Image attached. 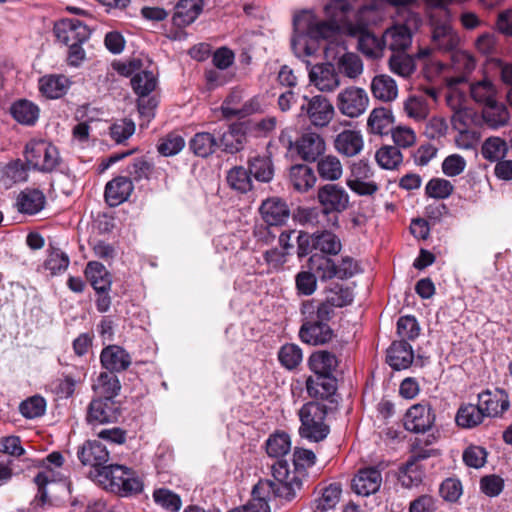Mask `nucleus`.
<instances>
[{
    "instance_id": "obj_49",
    "label": "nucleus",
    "mask_w": 512,
    "mask_h": 512,
    "mask_svg": "<svg viewBox=\"0 0 512 512\" xmlns=\"http://www.w3.org/2000/svg\"><path fill=\"white\" fill-rule=\"evenodd\" d=\"M375 159L381 168L394 170L402 163L403 155L398 147L385 145L377 150Z\"/></svg>"
},
{
    "instance_id": "obj_18",
    "label": "nucleus",
    "mask_w": 512,
    "mask_h": 512,
    "mask_svg": "<svg viewBox=\"0 0 512 512\" xmlns=\"http://www.w3.org/2000/svg\"><path fill=\"white\" fill-rule=\"evenodd\" d=\"M478 405L486 417L501 416L510 407L509 396L503 389L486 390L478 395Z\"/></svg>"
},
{
    "instance_id": "obj_23",
    "label": "nucleus",
    "mask_w": 512,
    "mask_h": 512,
    "mask_svg": "<svg viewBox=\"0 0 512 512\" xmlns=\"http://www.w3.org/2000/svg\"><path fill=\"white\" fill-rule=\"evenodd\" d=\"M133 189L134 186L131 179L125 176H118L106 184L105 200L111 207L118 206L129 198Z\"/></svg>"
},
{
    "instance_id": "obj_13",
    "label": "nucleus",
    "mask_w": 512,
    "mask_h": 512,
    "mask_svg": "<svg viewBox=\"0 0 512 512\" xmlns=\"http://www.w3.org/2000/svg\"><path fill=\"white\" fill-rule=\"evenodd\" d=\"M366 2H380L385 12V17H394L396 23L408 22L412 27H420L422 19L414 11L417 0H366Z\"/></svg>"
},
{
    "instance_id": "obj_24",
    "label": "nucleus",
    "mask_w": 512,
    "mask_h": 512,
    "mask_svg": "<svg viewBox=\"0 0 512 512\" xmlns=\"http://www.w3.org/2000/svg\"><path fill=\"white\" fill-rule=\"evenodd\" d=\"M246 141L247 134L244 125L234 123L220 135L218 147L226 153L235 154L244 148Z\"/></svg>"
},
{
    "instance_id": "obj_11",
    "label": "nucleus",
    "mask_w": 512,
    "mask_h": 512,
    "mask_svg": "<svg viewBox=\"0 0 512 512\" xmlns=\"http://www.w3.org/2000/svg\"><path fill=\"white\" fill-rule=\"evenodd\" d=\"M386 467V463L379 462L375 466L359 469L352 480L353 491L361 496H369L378 492L382 485V471Z\"/></svg>"
},
{
    "instance_id": "obj_20",
    "label": "nucleus",
    "mask_w": 512,
    "mask_h": 512,
    "mask_svg": "<svg viewBox=\"0 0 512 512\" xmlns=\"http://www.w3.org/2000/svg\"><path fill=\"white\" fill-rule=\"evenodd\" d=\"M298 155L307 162L316 161L325 152V141L316 132L306 131L296 141Z\"/></svg>"
},
{
    "instance_id": "obj_59",
    "label": "nucleus",
    "mask_w": 512,
    "mask_h": 512,
    "mask_svg": "<svg viewBox=\"0 0 512 512\" xmlns=\"http://www.w3.org/2000/svg\"><path fill=\"white\" fill-rule=\"evenodd\" d=\"M389 67L393 73L401 77H409L415 71V62L407 54L396 53L390 57Z\"/></svg>"
},
{
    "instance_id": "obj_42",
    "label": "nucleus",
    "mask_w": 512,
    "mask_h": 512,
    "mask_svg": "<svg viewBox=\"0 0 512 512\" xmlns=\"http://www.w3.org/2000/svg\"><path fill=\"white\" fill-rule=\"evenodd\" d=\"M10 113L17 122L25 125H33L38 119L39 109L34 103L20 99L12 104Z\"/></svg>"
},
{
    "instance_id": "obj_2",
    "label": "nucleus",
    "mask_w": 512,
    "mask_h": 512,
    "mask_svg": "<svg viewBox=\"0 0 512 512\" xmlns=\"http://www.w3.org/2000/svg\"><path fill=\"white\" fill-rule=\"evenodd\" d=\"M314 375L306 380V390L311 397L328 398L336 391V378L333 376L338 366L337 357L326 350L311 354L308 360Z\"/></svg>"
},
{
    "instance_id": "obj_46",
    "label": "nucleus",
    "mask_w": 512,
    "mask_h": 512,
    "mask_svg": "<svg viewBox=\"0 0 512 512\" xmlns=\"http://www.w3.org/2000/svg\"><path fill=\"white\" fill-rule=\"evenodd\" d=\"M317 172L323 180L336 181L343 174L341 161L334 155H327L317 162Z\"/></svg>"
},
{
    "instance_id": "obj_32",
    "label": "nucleus",
    "mask_w": 512,
    "mask_h": 512,
    "mask_svg": "<svg viewBox=\"0 0 512 512\" xmlns=\"http://www.w3.org/2000/svg\"><path fill=\"white\" fill-rule=\"evenodd\" d=\"M85 275L96 292H109L112 278L102 263L89 262L85 269Z\"/></svg>"
},
{
    "instance_id": "obj_43",
    "label": "nucleus",
    "mask_w": 512,
    "mask_h": 512,
    "mask_svg": "<svg viewBox=\"0 0 512 512\" xmlns=\"http://www.w3.org/2000/svg\"><path fill=\"white\" fill-rule=\"evenodd\" d=\"M404 111L409 118L415 121H424L427 119L430 108L427 98L423 94L410 95L403 103Z\"/></svg>"
},
{
    "instance_id": "obj_64",
    "label": "nucleus",
    "mask_w": 512,
    "mask_h": 512,
    "mask_svg": "<svg viewBox=\"0 0 512 512\" xmlns=\"http://www.w3.org/2000/svg\"><path fill=\"white\" fill-rule=\"evenodd\" d=\"M454 190L450 181L443 178L431 179L425 188L426 194L435 199H446Z\"/></svg>"
},
{
    "instance_id": "obj_61",
    "label": "nucleus",
    "mask_w": 512,
    "mask_h": 512,
    "mask_svg": "<svg viewBox=\"0 0 512 512\" xmlns=\"http://www.w3.org/2000/svg\"><path fill=\"white\" fill-rule=\"evenodd\" d=\"M341 487L339 484H330L323 489L321 496L316 501V508L321 511L333 509L340 500Z\"/></svg>"
},
{
    "instance_id": "obj_39",
    "label": "nucleus",
    "mask_w": 512,
    "mask_h": 512,
    "mask_svg": "<svg viewBox=\"0 0 512 512\" xmlns=\"http://www.w3.org/2000/svg\"><path fill=\"white\" fill-rule=\"evenodd\" d=\"M121 385L118 377L112 372H102L93 385L100 398L111 399L118 395Z\"/></svg>"
},
{
    "instance_id": "obj_17",
    "label": "nucleus",
    "mask_w": 512,
    "mask_h": 512,
    "mask_svg": "<svg viewBox=\"0 0 512 512\" xmlns=\"http://www.w3.org/2000/svg\"><path fill=\"white\" fill-rule=\"evenodd\" d=\"M309 79L322 92H332L340 86L339 74L331 63L312 66L309 71Z\"/></svg>"
},
{
    "instance_id": "obj_31",
    "label": "nucleus",
    "mask_w": 512,
    "mask_h": 512,
    "mask_svg": "<svg viewBox=\"0 0 512 512\" xmlns=\"http://www.w3.org/2000/svg\"><path fill=\"white\" fill-rule=\"evenodd\" d=\"M370 88L372 95L382 102H391L398 95V87L395 80L386 74L376 75L372 79Z\"/></svg>"
},
{
    "instance_id": "obj_12",
    "label": "nucleus",
    "mask_w": 512,
    "mask_h": 512,
    "mask_svg": "<svg viewBox=\"0 0 512 512\" xmlns=\"http://www.w3.org/2000/svg\"><path fill=\"white\" fill-rule=\"evenodd\" d=\"M140 67L141 61L134 59L128 63L122 64L119 68V72L124 76L134 74L131 78V86L135 94L138 96H149L156 89L157 78L150 71H138Z\"/></svg>"
},
{
    "instance_id": "obj_21",
    "label": "nucleus",
    "mask_w": 512,
    "mask_h": 512,
    "mask_svg": "<svg viewBox=\"0 0 512 512\" xmlns=\"http://www.w3.org/2000/svg\"><path fill=\"white\" fill-rule=\"evenodd\" d=\"M263 221L269 226H281L290 216L286 202L278 197L264 200L259 208Z\"/></svg>"
},
{
    "instance_id": "obj_55",
    "label": "nucleus",
    "mask_w": 512,
    "mask_h": 512,
    "mask_svg": "<svg viewBox=\"0 0 512 512\" xmlns=\"http://www.w3.org/2000/svg\"><path fill=\"white\" fill-rule=\"evenodd\" d=\"M309 261L312 269L315 270L321 280L337 277L336 263L331 258L323 255H313Z\"/></svg>"
},
{
    "instance_id": "obj_47",
    "label": "nucleus",
    "mask_w": 512,
    "mask_h": 512,
    "mask_svg": "<svg viewBox=\"0 0 512 512\" xmlns=\"http://www.w3.org/2000/svg\"><path fill=\"white\" fill-rule=\"evenodd\" d=\"M337 69L338 73L356 79L363 73V62L357 54L346 52L338 58Z\"/></svg>"
},
{
    "instance_id": "obj_30",
    "label": "nucleus",
    "mask_w": 512,
    "mask_h": 512,
    "mask_svg": "<svg viewBox=\"0 0 512 512\" xmlns=\"http://www.w3.org/2000/svg\"><path fill=\"white\" fill-rule=\"evenodd\" d=\"M46 198L39 189L26 188L17 196L16 206L19 212L34 215L45 205Z\"/></svg>"
},
{
    "instance_id": "obj_58",
    "label": "nucleus",
    "mask_w": 512,
    "mask_h": 512,
    "mask_svg": "<svg viewBox=\"0 0 512 512\" xmlns=\"http://www.w3.org/2000/svg\"><path fill=\"white\" fill-rule=\"evenodd\" d=\"M128 470L121 465H106L98 469V476L108 481L112 489L120 490Z\"/></svg>"
},
{
    "instance_id": "obj_3",
    "label": "nucleus",
    "mask_w": 512,
    "mask_h": 512,
    "mask_svg": "<svg viewBox=\"0 0 512 512\" xmlns=\"http://www.w3.org/2000/svg\"><path fill=\"white\" fill-rule=\"evenodd\" d=\"M328 413L326 404L311 401L304 404L298 416L301 422L299 435L310 442H320L326 439L330 433V427L325 422Z\"/></svg>"
},
{
    "instance_id": "obj_27",
    "label": "nucleus",
    "mask_w": 512,
    "mask_h": 512,
    "mask_svg": "<svg viewBox=\"0 0 512 512\" xmlns=\"http://www.w3.org/2000/svg\"><path fill=\"white\" fill-rule=\"evenodd\" d=\"M413 359L412 346L407 341H395L387 351V363L394 370L407 369Z\"/></svg>"
},
{
    "instance_id": "obj_44",
    "label": "nucleus",
    "mask_w": 512,
    "mask_h": 512,
    "mask_svg": "<svg viewBox=\"0 0 512 512\" xmlns=\"http://www.w3.org/2000/svg\"><path fill=\"white\" fill-rule=\"evenodd\" d=\"M247 170L259 182L268 183L274 176L273 164L268 157L255 156L250 158Z\"/></svg>"
},
{
    "instance_id": "obj_36",
    "label": "nucleus",
    "mask_w": 512,
    "mask_h": 512,
    "mask_svg": "<svg viewBox=\"0 0 512 512\" xmlns=\"http://www.w3.org/2000/svg\"><path fill=\"white\" fill-rule=\"evenodd\" d=\"M485 417L486 416L478 403L463 404L459 407L456 413L455 421L456 424L461 428L472 429L480 425Z\"/></svg>"
},
{
    "instance_id": "obj_34",
    "label": "nucleus",
    "mask_w": 512,
    "mask_h": 512,
    "mask_svg": "<svg viewBox=\"0 0 512 512\" xmlns=\"http://www.w3.org/2000/svg\"><path fill=\"white\" fill-rule=\"evenodd\" d=\"M69 80L63 75H48L39 80L40 92L50 99L62 97L68 90Z\"/></svg>"
},
{
    "instance_id": "obj_14",
    "label": "nucleus",
    "mask_w": 512,
    "mask_h": 512,
    "mask_svg": "<svg viewBox=\"0 0 512 512\" xmlns=\"http://www.w3.org/2000/svg\"><path fill=\"white\" fill-rule=\"evenodd\" d=\"M57 40L66 46L85 43L90 37V29L78 19H62L54 25Z\"/></svg>"
},
{
    "instance_id": "obj_25",
    "label": "nucleus",
    "mask_w": 512,
    "mask_h": 512,
    "mask_svg": "<svg viewBox=\"0 0 512 512\" xmlns=\"http://www.w3.org/2000/svg\"><path fill=\"white\" fill-rule=\"evenodd\" d=\"M102 366L109 372H122L131 365L130 355L118 345L105 347L100 354Z\"/></svg>"
},
{
    "instance_id": "obj_63",
    "label": "nucleus",
    "mask_w": 512,
    "mask_h": 512,
    "mask_svg": "<svg viewBox=\"0 0 512 512\" xmlns=\"http://www.w3.org/2000/svg\"><path fill=\"white\" fill-rule=\"evenodd\" d=\"M397 333L400 341L414 340L419 336L420 327L415 317L402 316L397 321Z\"/></svg>"
},
{
    "instance_id": "obj_33",
    "label": "nucleus",
    "mask_w": 512,
    "mask_h": 512,
    "mask_svg": "<svg viewBox=\"0 0 512 512\" xmlns=\"http://www.w3.org/2000/svg\"><path fill=\"white\" fill-rule=\"evenodd\" d=\"M482 119L491 129L506 126L510 120V114L503 103L494 101L482 109Z\"/></svg>"
},
{
    "instance_id": "obj_10",
    "label": "nucleus",
    "mask_w": 512,
    "mask_h": 512,
    "mask_svg": "<svg viewBox=\"0 0 512 512\" xmlns=\"http://www.w3.org/2000/svg\"><path fill=\"white\" fill-rule=\"evenodd\" d=\"M317 200L324 215L340 214L347 210L350 204V197L345 188L331 183L319 187Z\"/></svg>"
},
{
    "instance_id": "obj_50",
    "label": "nucleus",
    "mask_w": 512,
    "mask_h": 512,
    "mask_svg": "<svg viewBox=\"0 0 512 512\" xmlns=\"http://www.w3.org/2000/svg\"><path fill=\"white\" fill-rule=\"evenodd\" d=\"M227 182L232 189L241 193H246L253 187L251 175L242 166H236L228 172Z\"/></svg>"
},
{
    "instance_id": "obj_60",
    "label": "nucleus",
    "mask_w": 512,
    "mask_h": 512,
    "mask_svg": "<svg viewBox=\"0 0 512 512\" xmlns=\"http://www.w3.org/2000/svg\"><path fill=\"white\" fill-rule=\"evenodd\" d=\"M328 302L335 307H344L352 303L353 292L350 288L340 284H333L326 291Z\"/></svg>"
},
{
    "instance_id": "obj_29",
    "label": "nucleus",
    "mask_w": 512,
    "mask_h": 512,
    "mask_svg": "<svg viewBox=\"0 0 512 512\" xmlns=\"http://www.w3.org/2000/svg\"><path fill=\"white\" fill-rule=\"evenodd\" d=\"M202 8V0H180L175 6L173 24L177 27L190 25L199 16Z\"/></svg>"
},
{
    "instance_id": "obj_54",
    "label": "nucleus",
    "mask_w": 512,
    "mask_h": 512,
    "mask_svg": "<svg viewBox=\"0 0 512 512\" xmlns=\"http://www.w3.org/2000/svg\"><path fill=\"white\" fill-rule=\"evenodd\" d=\"M154 502L169 512H178L182 506V500L178 494L167 489L159 488L153 492Z\"/></svg>"
},
{
    "instance_id": "obj_6",
    "label": "nucleus",
    "mask_w": 512,
    "mask_h": 512,
    "mask_svg": "<svg viewBox=\"0 0 512 512\" xmlns=\"http://www.w3.org/2000/svg\"><path fill=\"white\" fill-rule=\"evenodd\" d=\"M297 485V482L279 485L271 479L260 480L252 490L253 499L244 508L246 512H270L267 498L275 496L290 501L295 497Z\"/></svg>"
},
{
    "instance_id": "obj_41",
    "label": "nucleus",
    "mask_w": 512,
    "mask_h": 512,
    "mask_svg": "<svg viewBox=\"0 0 512 512\" xmlns=\"http://www.w3.org/2000/svg\"><path fill=\"white\" fill-rule=\"evenodd\" d=\"M234 96L228 97L221 106L222 114L225 118L246 117L248 115L261 111L262 104L258 97H253L246 101L241 108L231 107Z\"/></svg>"
},
{
    "instance_id": "obj_22",
    "label": "nucleus",
    "mask_w": 512,
    "mask_h": 512,
    "mask_svg": "<svg viewBox=\"0 0 512 512\" xmlns=\"http://www.w3.org/2000/svg\"><path fill=\"white\" fill-rule=\"evenodd\" d=\"M334 336L330 326L318 320L306 321L299 330L300 339L311 345H323L328 343Z\"/></svg>"
},
{
    "instance_id": "obj_52",
    "label": "nucleus",
    "mask_w": 512,
    "mask_h": 512,
    "mask_svg": "<svg viewBox=\"0 0 512 512\" xmlns=\"http://www.w3.org/2000/svg\"><path fill=\"white\" fill-rule=\"evenodd\" d=\"M480 123L477 113L467 107L456 110L451 116V124L454 130L476 128Z\"/></svg>"
},
{
    "instance_id": "obj_38",
    "label": "nucleus",
    "mask_w": 512,
    "mask_h": 512,
    "mask_svg": "<svg viewBox=\"0 0 512 512\" xmlns=\"http://www.w3.org/2000/svg\"><path fill=\"white\" fill-rule=\"evenodd\" d=\"M218 147L215 135L209 132L196 133L189 142V148L198 157L206 158Z\"/></svg>"
},
{
    "instance_id": "obj_37",
    "label": "nucleus",
    "mask_w": 512,
    "mask_h": 512,
    "mask_svg": "<svg viewBox=\"0 0 512 512\" xmlns=\"http://www.w3.org/2000/svg\"><path fill=\"white\" fill-rule=\"evenodd\" d=\"M393 115L386 108H375L368 118V129L371 133L385 135L393 129Z\"/></svg>"
},
{
    "instance_id": "obj_28",
    "label": "nucleus",
    "mask_w": 512,
    "mask_h": 512,
    "mask_svg": "<svg viewBox=\"0 0 512 512\" xmlns=\"http://www.w3.org/2000/svg\"><path fill=\"white\" fill-rule=\"evenodd\" d=\"M363 145V137L356 130H344L334 140L336 151L346 157H353L359 154L363 149Z\"/></svg>"
},
{
    "instance_id": "obj_4",
    "label": "nucleus",
    "mask_w": 512,
    "mask_h": 512,
    "mask_svg": "<svg viewBox=\"0 0 512 512\" xmlns=\"http://www.w3.org/2000/svg\"><path fill=\"white\" fill-rule=\"evenodd\" d=\"M430 6L440 8L445 14V19H439L435 14L430 17L432 27V44L444 52L456 51L460 38L450 23V11L448 6L455 0H425Z\"/></svg>"
},
{
    "instance_id": "obj_40",
    "label": "nucleus",
    "mask_w": 512,
    "mask_h": 512,
    "mask_svg": "<svg viewBox=\"0 0 512 512\" xmlns=\"http://www.w3.org/2000/svg\"><path fill=\"white\" fill-rule=\"evenodd\" d=\"M452 65L456 72L460 75L452 77L450 84H459L465 81L466 76L475 69V59L464 51H454L452 53Z\"/></svg>"
},
{
    "instance_id": "obj_7",
    "label": "nucleus",
    "mask_w": 512,
    "mask_h": 512,
    "mask_svg": "<svg viewBox=\"0 0 512 512\" xmlns=\"http://www.w3.org/2000/svg\"><path fill=\"white\" fill-rule=\"evenodd\" d=\"M24 153L27 163L41 172H52L60 163L57 147L45 140L29 141Z\"/></svg>"
},
{
    "instance_id": "obj_8",
    "label": "nucleus",
    "mask_w": 512,
    "mask_h": 512,
    "mask_svg": "<svg viewBox=\"0 0 512 512\" xmlns=\"http://www.w3.org/2000/svg\"><path fill=\"white\" fill-rule=\"evenodd\" d=\"M301 114L305 115L309 122L315 127H326L334 117V106L328 98L323 95L312 97L303 96Z\"/></svg>"
},
{
    "instance_id": "obj_57",
    "label": "nucleus",
    "mask_w": 512,
    "mask_h": 512,
    "mask_svg": "<svg viewBox=\"0 0 512 512\" xmlns=\"http://www.w3.org/2000/svg\"><path fill=\"white\" fill-rule=\"evenodd\" d=\"M278 359L282 366L288 370H292L302 362L303 353L298 345L289 343L280 348Z\"/></svg>"
},
{
    "instance_id": "obj_1",
    "label": "nucleus",
    "mask_w": 512,
    "mask_h": 512,
    "mask_svg": "<svg viewBox=\"0 0 512 512\" xmlns=\"http://www.w3.org/2000/svg\"><path fill=\"white\" fill-rule=\"evenodd\" d=\"M382 6L380 2L366 0H330L324 7L326 20H319L311 10L296 13L291 39L294 54L299 58L312 56L318 50L316 41L332 39L343 32L358 36V48L364 55L381 58L386 49L384 35L377 37L369 27L385 18Z\"/></svg>"
},
{
    "instance_id": "obj_15",
    "label": "nucleus",
    "mask_w": 512,
    "mask_h": 512,
    "mask_svg": "<svg viewBox=\"0 0 512 512\" xmlns=\"http://www.w3.org/2000/svg\"><path fill=\"white\" fill-rule=\"evenodd\" d=\"M435 422V414L431 407L422 404L413 405L404 417V427L414 433L428 431Z\"/></svg>"
},
{
    "instance_id": "obj_35",
    "label": "nucleus",
    "mask_w": 512,
    "mask_h": 512,
    "mask_svg": "<svg viewBox=\"0 0 512 512\" xmlns=\"http://www.w3.org/2000/svg\"><path fill=\"white\" fill-rule=\"evenodd\" d=\"M290 182L295 190L306 192L316 183V176L311 167L304 164H297L290 168Z\"/></svg>"
},
{
    "instance_id": "obj_53",
    "label": "nucleus",
    "mask_w": 512,
    "mask_h": 512,
    "mask_svg": "<svg viewBox=\"0 0 512 512\" xmlns=\"http://www.w3.org/2000/svg\"><path fill=\"white\" fill-rule=\"evenodd\" d=\"M424 477V469L418 463L408 460L400 470L399 480L406 488L418 486Z\"/></svg>"
},
{
    "instance_id": "obj_48",
    "label": "nucleus",
    "mask_w": 512,
    "mask_h": 512,
    "mask_svg": "<svg viewBox=\"0 0 512 512\" xmlns=\"http://www.w3.org/2000/svg\"><path fill=\"white\" fill-rule=\"evenodd\" d=\"M313 248L327 255H337L342 248L338 236L330 231L313 234Z\"/></svg>"
},
{
    "instance_id": "obj_51",
    "label": "nucleus",
    "mask_w": 512,
    "mask_h": 512,
    "mask_svg": "<svg viewBox=\"0 0 512 512\" xmlns=\"http://www.w3.org/2000/svg\"><path fill=\"white\" fill-rule=\"evenodd\" d=\"M470 94L476 102L484 106L496 101V89L493 83L487 79L471 84Z\"/></svg>"
},
{
    "instance_id": "obj_9",
    "label": "nucleus",
    "mask_w": 512,
    "mask_h": 512,
    "mask_svg": "<svg viewBox=\"0 0 512 512\" xmlns=\"http://www.w3.org/2000/svg\"><path fill=\"white\" fill-rule=\"evenodd\" d=\"M369 105L367 92L360 87L350 86L343 89L336 98L339 112L349 118H357L364 114Z\"/></svg>"
},
{
    "instance_id": "obj_19",
    "label": "nucleus",
    "mask_w": 512,
    "mask_h": 512,
    "mask_svg": "<svg viewBox=\"0 0 512 512\" xmlns=\"http://www.w3.org/2000/svg\"><path fill=\"white\" fill-rule=\"evenodd\" d=\"M419 27H412L408 22H400L384 32L386 48L401 53L405 51L412 42V33Z\"/></svg>"
},
{
    "instance_id": "obj_56",
    "label": "nucleus",
    "mask_w": 512,
    "mask_h": 512,
    "mask_svg": "<svg viewBox=\"0 0 512 512\" xmlns=\"http://www.w3.org/2000/svg\"><path fill=\"white\" fill-rule=\"evenodd\" d=\"M291 448L290 437L286 433L270 435L266 441V451L270 457H281L286 455Z\"/></svg>"
},
{
    "instance_id": "obj_5",
    "label": "nucleus",
    "mask_w": 512,
    "mask_h": 512,
    "mask_svg": "<svg viewBox=\"0 0 512 512\" xmlns=\"http://www.w3.org/2000/svg\"><path fill=\"white\" fill-rule=\"evenodd\" d=\"M315 460L316 456L313 451L296 448L293 453L294 470L291 471L289 469L287 461L277 460L271 466L273 480L279 485L297 482L298 485L295 487L296 493L302 487V480L306 476L307 468L312 467L315 464Z\"/></svg>"
},
{
    "instance_id": "obj_16",
    "label": "nucleus",
    "mask_w": 512,
    "mask_h": 512,
    "mask_svg": "<svg viewBox=\"0 0 512 512\" xmlns=\"http://www.w3.org/2000/svg\"><path fill=\"white\" fill-rule=\"evenodd\" d=\"M119 415L120 410L114 400L99 398L91 401L87 421L92 425L113 423L118 420Z\"/></svg>"
},
{
    "instance_id": "obj_26",
    "label": "nucleus",
    "mask_w": 512,
    "mask_h": 512,
    "mask_svg": "<svg viewBox=\"0 0 512 512\" xmlns=\"http://www.w3.org/2000/svg\"><path fill=\"white\" fill-rule=\"evenodd\" d=\"M78 458L84 465L100 469L109 460V452L98 440L87 441L78 451Z\"/></svg>"
},
{
    "instance_id": "obj_45",
    "label": "nucleus",
    "mask_w": 512,
    "mask_h": 512,
    "mask_svg": "<svg viewBox=\"0 0 512 512\" xmlns=\"http://www.w3.org/2000/svg\"><path fill=\"white\" fill-rule=\"evenodd\" d=\"M507 152V142L497 136L488 137L481 147L483 158L490 162H496V164L506 156Z\"/></svg>"
},
{
    "instance_id": "obj_62",
    "label": "nucleus",
    "mask_w": 512,
    "mask_h": 512,
    "mask_svg": "<svg viewBox=\"0 0 512 512\" xmlns=\"http://www.w3.org/2000/svg\"><path fill=\"white\" fill-rule=\"evenodd\" d=\"M69 257L58 248H51L44 266L52 275L65 271L69 266Z\"/></svg>"
}]
</instances>
